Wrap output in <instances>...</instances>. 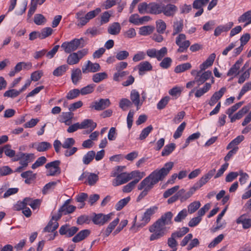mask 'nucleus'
Instances as JSON below:
<instances>
[{
    "instance_id": "1",
    "label": "nucleus",
    "mask_w": 251,
    "mask_h": 251,
    "mask_svg": "<svg viewBox=\"0 0 251 251\" xmlns=\"http://www.w3.org/2000/svg\"><path fill=\"white\" fill-rule=\"evenodd\" d=\"M173 166L174 163L173 162L170 161L166 163L162 168L155 170L144 178L138 185V189L150 191L155 184L163 180L167 176Z\"/></svg>"
},
{
    "instance_id": "2",
    "label": "nucleus",
    "mask_w": 251,
    "mask_h": 251,
    "mask_svg": "<svg viewBox=\"0 0 251 251\" xmlns=\"http://www.w3.org/2000/svg\"><path fill=\"white\" fill-rule=\"evenodd\" d=\"M100 12L101 9L97 8L95 10L88 12L83 16L85 11L83 10L79 11L75 14L76 19L79 21L77 24L78 26H82L85 25L90 20L95 18Z\"/></svg>"
},
{
    "instance_id": "3",
    "label": "nucleus",
    "mask_w": 251,
    "mask_h": 251,
    "mask_svg": "<svg viewBox=\"0 0 251 251\" xmlns=\"http://www.w3.org/2000/svg\"><path fill=\"white\" fill-rule=\"evenodd\" d=\"M149 230L152 233L150 237V240H156L163 237L166 232V227L157 221L149 228Z\"/></svg>"
},
{
    "instance_id": "4",
    "label": "nucleus",
    "mask_w": 251,
    "mask_h": 251,
    "mask_svg": "<svg viewBox=\"0 0 251 251\" xmlns=\"http://www.w3.org/2000/svg\"><path fill=\"white\" fill-rule=\"evenodd\" d=\"M85 45L83 38L75 39L70 42H65L62 43L61 47L64 50L66 53H69L79 48H82Z\"/></svg>"
},
{
    "instance_id": "5",
    "label": "nucleus",
    "mask_w": 251,
    "mask_h": 251,
    "mask_svg": "<svg viewBox=\"0 0 251 251\" xmlns=\"http://www.w3.org/2000/svg\"><path fill=\"white\" fill-rule=\"evenodd\" d=\"M176 44L178 46L177 50L178 52H183L187 50L190 45V42L186 40V36L184 34H179L176 39Z\"/></svg>"
},
{
    "instance_id": "6",
    "label": "nucleus",
    "mask_w": 251,
    "mask_h": 251,
    "mask_svg": "<svg viewBox=\"0 0 251 251\" xmlns=\"http://www.w3.org/2000/svg\"><path fill=\"white\" fill-rule=\"evenodd\" d=\"M34 158L35 156L33 153H25L20 152L16 155L13 160L14 161L20 160V165L23 167H26Z\"/></svg>"
},
{
    "instance_id": "7",
    "label": "nucleus",
    "mask_w": 251,
    "mask_h": 251,
    "mask_svg": "<svg viewBox=\"0 0 251 251\" xmlns=\"http://www.w3.org/2000/svg\"><path fill=\"white\" fill-rule=\"evenodd\" d=\"M215 172V170H212L209 171L207 174L203 176L197 182H196L191 189L194 193L197 190L200 189L202 186L205 184L213 176Z\"/></svg>"
},
{
    "instance_id": "8",
    "label": "nucleus",
    "mask_w": 251,
    "mask_h": 251,
    "mask_svg": "<svg viewBox=\"0 0 251 251\" xmlns=\"http://www.w3.org/2000/svg\"><path fill=\"white\" fill-rule=\"evenodd\" d=\"M215 172V170H212L209 171L207 174L203 176L197 182H196L191 189L194 193L197 190L200 189L202 186L205 184L213 176Z\"/></svg>"
},
{
    "instance_id": "9",
    "label": "nucleus",
    "mask_w": 251,
    "mask_h": 251,
    "mask_svg": "<svg viewBox=\"0 0 251 251\" xmlns=\"http://www.w3.org/2000/svg\"><path fill=\"white\" fill-rule=\"evenodd\" d=\"M215 172V170H212L209 171L207 174L203 176L197 182H196L191 189L194 193L197 190L200 189L202 186L205 184L213 176Z\"/></svg>"
},
{
    "instance_id": "10",
    "label": "nucleus",
    "mask_w": 251,
    "mask_h": 251,
    "mask_svg": "<svg viewBox=\"0 0 251 251\" xmlns=\"http://www.w3.org/2000/svg\"><path fill=\"white\" fill-rule=\"evenodd\" d=\"M202 71L201 69L200 71L193 70L191 73L192 75L195 76V81L198 82L199 85L204 83L212 75L210 71H207L201 73Z\"/></svg>"
},
{
    "instance_id": "11",
    "label": "nucleus",
    "mask_w": 251,
    "mask_h": 251,
    "mask_svg": "<svg viewBox=\"0 0 251 251\" xmlns=\"http://www.w3.org/2000/svg\"><path fill=\"white\" fill-rule=\"evenodd\" d=\"M158 210L157 206H152L147 209L141 217V223L137 225L138 227H143L146 225L151 220V217Z\"/></svg>"
},
{
    "instance_id": "12",
    "label": "nucleus",
    "mask_w": 251,
    "mask_h": 251,
    "mask_svg": "<svg viewBox=\"0 0 251 251\" xmlns=\"http://www.w3.org/2000/svg\"><path fill=\"white\" fill-rule=\"evenodd\" d=\"M60 161L55 160L47 163L45 167L47 169V176H54L60 173L59 165Z\"/></svg>"
},
{
    "instance_id": "13",
    "label": "nucleus",
    "mask_w": 251,
    "mask_h": 251,
    "mask_svg": "<svg viewBox=\"0 0 251 251\" xmlns=\"http://www.w3.org/2000/svg\"><path fill=\"white\" fill-rule=\"evenodd\" d=\"M110 104L111 102L108 99H100L99 100L92 102L90 108L97 111H101L109 107Z\"/></svg>"
},
{
    "instance_id": "14",
    "label": "nucleus",
    "mask_w": 251,
    "mask_h": 251,
    "mask_svg": "<svg viewBox=\"0 0 251 251\" xmlns=\"http://www.w3.org/2000/svg\"><path fill=\"white\" fill-rule=\"evenodd\" d=\"M114 214L110 213L108 214L104 215L101 213L96 214L93 218V222L95 224L99 225H103L107 222L112 219Z\"/></svg>"
},
{
    "instance_id": "15",
    "label": "nucleus",
    "mask_w": 251,
    "mask_h": 251,
    "mask_svg": "<svg viewBox=\"0 0 251 251\" xmlns=\"http://www.w3.org/2000/svg\"><path fill=\"white\" fill-rule=\"evenodd\" d=\"M100 70L99 63H92L91 61H87L82 67V72L83 74L89 73H95Z\"/></svg>"
},
{
    "instance_id": "16",
    "label": "nucleus",
    "mask_w": 251,
    "mask_h": 251,
    "mask_svg": "<svg viewBox=\"0 0 251 251\" xmlns=\"http://www.w3.org/2000/svg\"><path fill=\"white\" fill-rule=\"evenodd\" d=\"M70 201V200H66L64 204L59 209L58 214L56 215L57 216V218H60L62 215L72 213L75 210V206L72 205H69Z\"/></svg>"
},
{
    "instance_id": "17",
    "label": "nucleus",
    "mask_w": 251,
    "mask_h": 251,
    "mask_svg": "<svg viewBox=\"0 0 251 251\" xmlns=\"http://www.w3.org/2000/svg\"><path fill=\"white\" fill-rule=\"evenodd\" d=\"M85 178L86 180L85 183H88L89 185H94L99 179V176L94 173L89 172H84L79 177V180H82Z\"/></svg>"
},
{
    "instance_id": "18",
    "label": "nucleus",
    "mask_w": 251,
    "mask_h": 251,
    "mask_svg": "<svg viewBox=\"0 0 251 251\" xmlns=\"http://www.w3.org/2000/svg\"><path fill=\"white\" fill-rule=\"evenodd\" d=\"M130 180L129 173L123 172L118 175L117 177L112 180V185L114 186H117L125 183Z\"/></svg>"
},
{
    "instance_id": "19",
    "label": "nucleus",
    "mask_w": 251,
    "mask_h": 251,
    "mask_svg": "<svg viewBox=\"0 0 251 251\" xmlns=\"http://www.w3.org/2000/svg\"><path fill=\"white\" fill-rule=\"evenodd\" d=\"M130 98L131 104L133 103L138 110L142 105V100H141L140 94L136 90H132L130 92Z\"/></svg>"
},
{
    "instance_id": "20",
    "label": "nucleus",
    "mask_w": 251,
    "mask_h": 251,
    "mask_svg": "<svg viewBox=\"0 0 251 251\" xmlns=\"http://www.w3.org/2000/svg\"><path fill=\"white\" fill-rule=\"evenodd\" d=\"M59 219V218H57L56 215L53 216L51 220L45 227L44 231L47 232H55V231L59 226L57 222V220Z\"/></svg>"
},
{
    "instance_id": "21",
    "label": "nucleus",
    "mask_w": 251,
    "mask_h": 251,
    "mask_svg": "<svg viewBox=\"0 0 251 251\" xmlns=\"http://www.w3.org/2000/svg\"><path fill=\"white\" fill-rule=\"evenodd\" d=\"M139 74L142 75L145 72L150 71L152 69L151 64L148 61H145L140 62L137 66Z\"/></svg>"
},
{
    "instance_id": "22",
    "label": "nucleus",
    "mask_w": 251,
    "mask_h": 251,
    "mask_svg": "<svg viewBox=\"0 0 251 251\" xmlns=\"http://www.w3.org/2000/svg\"><path fill=\"white\" fill-rule=\"evenodd\" d=\"M73 118L74 113L71 111L63 112L60 116L59 121L61 123H64L67 126H70L72 124Z\"/></svg>"
},
{
    "instance_id": "23",
    "label": "nucleus",
    "mask_w": 251,
    "mask_h": 251,
    "mask_svg": "<svg viewBox=\"0 0 251 251\" xmlns=\"http://www.w3.org/2000/svg\"><path fill=\"white\" fill-rule=\"evenodd\" d=\"M177 10V7L174 4H162V13L166 16H173Z\"/></svg>"
},
{
    "instance_id": "24",
    "label": "nucleus",
    "mask_w": 251,
    "mask_h": 251,
    "mask_svg": "<svg viewBox=\"0 0 251 251\" xmlns=\"http://www.w3.org/2000/svg\"><path fill=\"white\" fill-rule=\"evenodd\" d=\"M82 72L79 68L74 69L71 72V79L74 85H77L82 78Z\"/></svg>"
},
{
    "instance_id": "25",
    "label": "nucleus",
    "mask_w": 251,
    "mask_h": 251,
    "mask_svg": "<svg viewBox=\"0 0 251 251\" xmlns=\"http://www.w3.org/2000/svg\"><path fill=\"white\" fill-rule=\"evenodd\" d=\"M179 200L181 202H184L190 198L194 193L191 188L187 192L184 189H181L177 192Z\"/></svg>"
},
{
    "instance_id": "26",
    "label": "nucleus",
    "mask_w": 251,
    "mask_h": 251,
    "mask_svg": "<svg viewBox=\"0 0 251 251\" xmlns=\"http://www.w3.org/2000/svg\"><path fill=\"white\" fill-rule=\"evenodd\" d=\"M80 129H88L90 132L96 127L97 124L91 119H85L80 123Z\"/></svg>"
},
{
    "instance_id": "27",
    "label": "nucleus",
    "mask_w": 251,
    "mask_h": 251,
    "mask_svg": "<svg viewBox=\"0 0 251 251\" xmlns=\"http://www.w3.org/2000/svg\"><path fill=\"white\" fill-rule=\"evenodd\" d=\"M172 213L171 212H167L162 215L160 218L158 219L157 221L165 226L166 225H169L172 223Z\"/></svg>"
},
{
    "instance_id": "28",
    "label": "nucleus",
    "mask_w": 251,
    "mask_h": 251,
    "mask_svg": "<svg viewBox=\"0 0 251 251\" xmlns=\"http://www.w3.org/2000/svg\"><path fill=\"white\" fill-rule=\"evenodd\" d=\"M247 215L243 214L236 221L238 224H242L243 228L248 229L251 226V219L247 218Z\"/></svg>"
},
{
    "instance_id": "29",
    "label": "nucleus",
    "mask_w": 251,
    "mask_h": 251,
    "mask_svg": "<svg viewBox=\"0 0 251 251\" xmlns=\"http://www.w3.org/2000/svg\"><path fill=\"white\" fill-rule=\"evenodd\" d=\"M121 29V26L118 22H114L110 24L107 29L109 34L113 35H117L119 34Z\"/></svg>"
},
{
    "instance_id": "30",
    "label": "nucleus",
    "mask_w": 251,
    "mask_h": 251,
    "mask_svg": "<svg viewBox=\"0 0 251 251\" xmlns=\"http://www.w3.org/2000/svg\"><path fill=\"white\" fill-rule=\"evenodd\" d=\"M216 57V54L214 53L211 54L207 59L200 65V69L201 71H204L208 67L212 65Z\"/></svg>"
},
{
    "instance_id": "31",
    "label": "nucleus",
    "mask_w": 251,
    "mask_h": 251,
    "mask_svg": "<svg viewBox=\"0 0 251 251\" xmlns=\"http://www.w3.org/2000/svg\"><path fill=\"white\" fill-rule=\"evenodd\" d=\"M130 176V179H134L133 182H136V183L139 181L145 176L146 174L144 172H140L139 170H135L128 173Z\"/></svg>"
},
{
    "instance_id": "32",
    "label": "nucleus",
    "mask_w": 251,
    "mask_h": 251,
    "mask_svg": "<svg viewBox=\"0 0 251 251\" xmlns=\"http://www.w3.org/2000/svg\"><path fill=\"white\" fill-rule=\"evenodd\" d=\"M119 221V218H117L108 225L106 228L103 231V234L105 237H108L110 235L113 230L118 225Z\"/></svg>"
},
{
    "instance_id": "33",
    "label": "nucleus",
    "mask_w": 251,
    "mask_h": 251,
    "mask_svg": "<svg viewBox=\"0 0 251 251\" xmlns=\"http://www.w3.org/2000/svg\"><path fill=\"white\" fill-rule=\"evenodd\" d=\"M249 109L250 107L249 106H244L237 113L234 114L233 116L231 115L230 117H229L230 118V122L233 123L236 120L241 119L246 113L248 112Z\"/></svg>"
},
{
    "instance_id": "34",
    "label": "nucleus",
    "mask_w": 251,
    "mask_h": 251,
    "mask_svg": "<svg viewBox=\"0 0 251 251\" xmlns=\"http://www.w3.org/2000/svg\"><path fill=\"white\" fill-rule=\"evenodd\" d=\"M162 4L155 2L149 3V13L152 14H159L162 13Z\"/></svg>"
},
{
    "instance_id": "35",
    "label": "nucleus",
    "mask_w": 251,
    "mask_h": 251,
    "mask_svg": "<svg viewBox=\"0 0 251 251\" xmlns=\"http://www.w3.org/2000/svg\"><path fill=\"white\" fill-rule=\"evenodd\" d=\"M25 201L26 202V205H29L33 210L39 208L41 201L39 199H32L30 198H25Z\"/></svg>"
},
{
    "instance_id": "36",
    "label": "nucleus",
    "mask_w": 251,
    "mask_h": 251,
    "mask_svg": "<svg viewBox=\"0 0 251 251\" xmlns=\"http://www.w3.org/2000/svg\"><path fill=\"white\" fill-rule=\"evenodd\" d=\"M90 234L89 230L84 229L79 232L72 239V241L75 243L80 242V241L85 239Z\"/></svg>"
},
{
    "instance_id": "37",
    "label": "nucleus",
    "mask_w": 251,
    "mask_h": 251,
    "mask_svg": "<svg viewBox=\"0 0 251 251\" xmlns=\"http://www.w3.org/2000/svg\"><path fill=\"white\" fill-rule=\"evenodd\" d=\"M244 139L243 135H239L234 139L232 140L227 146L226 149L229 150L232 148H238L237 146L239 145Z\"/></svg>"
},
{
    "instance_id": "38",
    "label": "nucleus",
    "mask_w": 251,
    "mask_h": 251,
    "mask_svg": "<svg viewBox=\"0 0 251 251\" xmlns=\"http://www.w3.org/2000/svg\"><path fill=\"white\" fill-rule=\"evenodd\" d=\"M68 69L67 65H62L56 68L52 72V74L55 76H60L63 75Z\"/></svg>"
},
{
    "instance_id": "39",
    "label": "nucleus",
    "mask_w": 251,
    "mask_h": 251,
    "mask_svg": "<svg viewBox=\"0 0 251 251\" xmlns=\"http://www.w3.org/2000/svg\"><path fill=\"white\" fill-rule=\"evenodd\" d=\"M108 75L105 72L98 73L92 76V80L95 83H99L103 80L106 79Z\"/></svg>"
},
{
    "instance_id": "40",
    "label": "nucleus",
    "mask_w": 251,
    "mask_h": 251,
    "mask_svg": "<svg viewBox=\"0 0 251 251\" xmlns=\"http://www.w3.org/2000/svg\"><path fill=\"white\" fill-rule=\"evenodd\" d=\"M39 32V38L41 39H43L51 35L53 32V29L50 27H45Z\"/></svg>"
},
{
    "instance_id": "41",
    "label": "nucleus",
    "mask_w": 251,
    "mask_h": 251,
    "mask_svg": "<svg viewBox=\"0 0 251 251\" xmlns=\"http://www.w3.org/2000/svg\"><path fill=\"white\" fill-rule=\"evenodd\" d=\"M95 156V152L93 151H89L86 154L84 155L82 159L83 164L88 165L94 159Z\"/></svg>"
},
{
    "instance_id": "42",
    "label": "nucleus",
    "mask_w": 251,
    "mask_h": 251,
    "mask_svg": "<svg viewBox=\"0 0 251 251\" xmlns=\"http://www.w3.org/2000/svg\"><path fill=\"white\" fill-rule=\"evenodd\" d=\"M192 66L190 63H185L176 66L175 69L176 73H180L189 70Z\"/></svg>"
},
{
    "instance_id": "43",
    "label": "nucleus",
    "mask_w": 251,
    "mask_h": 251,
    "mask_svg": "<svg viewBox=\"0 0 251 251\" xmlns=\"http://www.w3.org/2000/svg\"><path fill=\"white\" fill-rule=\"evenodd\" d=\"M183 27V22L181 21H176L174 22L173 25V36L182 31Z\"/></svg>"
},
{
    "instance_id": "44",
    "label": "nucleus",
    "mask_w": 251,
    "mask_h": 251,
    "mask_svg": "<svg viewBox=\"0 0 251 251\" xmlns=\"http://www.w3.org/2000/svg\"><path fill=\"white\" fill-rule=\"evenodd\" d=\"M51 147V145L48 142H41L37 143V151L39 152L45 151Z\"/></svg>"
},
{
    "instance_id": "45",
    "label": "nucleus",
    "mask_w": 251,
    "mask_h": 251,
    "mask_svg": "<svg viewBox=\"0 0 251 251\" xmlns=\"http://www.w3.org/2000/svg\"><path fill=\"white\" fill-rule=\"evenodd\" d=\"M154 29V27L152 26L147 25L141 27L139 28V33L143 36H147L151 34Z\"/></svg>"
},
{
    "instance_id": "46",
    "label": "nucleus",
    "mask_w": 251,
    "mask_h": 251,
    "mask_svg": "<svg viewBox=\"0 0 251 251\" xmlns=\"http://www.w3.org/2000/svg\"><path fill=\"white\" fill-rule=\"evenodd\" d=\"M176 145L174 143H171L166 145L161 152L162 156H164L169 155L173 151Z\"/></svg>"
},
{
    "instance_id": "47",
    "label": "nucleus",
    "mask_w": 251,
    "mask_h": 251,
    "mask_svg": "<svg viewBox=\"0 0 251 251\" xmlns=\"http://www.w3.org/2000/svg\"><path fill=\"white\" fill-rule=\"evenodd\" d=\"M211 85L208 83H206L204 86L202 88L197 90L195 95L197 98H200L203 94L206 93L210 88Z\"/></svg>"
},
{
    "instance_id": "48",
    "label": "nucleus",
    "mask_w": 251,
    "mask_h": 251,
    "mask_svg": "<svg viewBox=\"0 0 251 251\" xmlns=\"http://www.w3.org/2000/svg\"><path fill=\"white\" fill-rule=\"evenodd\" d=\"M79 61V58L75 52L71 53L67 59V63L70 65L76 64Z\"/></svg>"
},
{
    "instance_id": "49",
    "label": "nucleus",
    "mask_w": 251,
    "mask_h": 251,
    "mask_svg": "<svg viewBox=\"0 0 251 251\" xmlns=\"http://www.w3.org/2000/svg\"><path fill=\"white\" fill-rule=\"evenodd\" d=\"M47 22L46 18L42 14H35L34 17V22L37 25H44Z\"/></svg>"
},
{
    "instance_id": "50",
    "label": "nucleus",
    "mask_w": 251,
    "mask_h": 251,
    "mask_svg": "<svg viewBox=\"0 0 251 251\" xmlns=\"http://www.w3.org/2000/svg\"><path fill=\"white\" fill-rule=\"evenodd\" d=\"M130 198L128 197L119 201L115 205V208L117 211L121 210L129 201Z\"/></svg>"
},
{
    "instance_id": "51",
    "label": "nucleus",
    "mask_w": 251,
    "mask_h": 251,
    "mask_svg": "<svg viewBox=\"0 0 251 251\" xmlns=\"http://www.w3.org/2000/svg\"><path fill=\"white\" fill-rule=\"evenodd\" d=\"M152 129L153 127L151 125H150L144 128L140 134L139 139L142 140L146 138Z\"/></svg>"
},
{
    "instance_id": "52",
    "label": "nucleus",
    "mask_w": 251,
    "mask_h": 251,
    "mask_svg": "<svg viewBox=\"0 0 251 251\" xmlns=\"http://www.w3.org/2000/svg\"><path fill=\"white\" fill-rule=\"evenodd\" d=\"M176 238L175 236H173V234H172L171 237L168 239L167 244L168 246L172 249L173 251H176L177 242L176 241Z\"/></svg>"
},
{
    "instance_id": "53",
    "label": "nucleus",
    "mask_w": 251,
    "mask_h": 251,
    "mask_svg": "<svg viewBox=\"0 0 251 251\" xmlns=\"http://www.w3.org/2000/svg\"><path fill=\"white\" fill-rule=\"evenodd\" d=\"M238 21L239 23H244L246 21L251 22V10L245 12L240 16L238 18Z\"/></svg>"
},
{
    "instance_id": "54",
    "label": "nucleus",
    "mask_w": 251,
    "mask_h": 251,
    "mask_svg": "<svg viewBox=\"0 0 251 251\" xmlns=\"http://www.w3.org/2000/svg\"><path fill=\"white\" fill-rule=\"evenodd\" d=\"M186 123L185 122L182 123L177 128L176 131L174 134L173 137L176 139L179 138L182 135Z\"/></svg>"
},
{
    "instance_id": "55",
    "label": "nucleus",
    "mask_w": 251,
    "mask_h": 251,
    "mask_svg": "<svg viewBox=\"0 0 251 251\" xmlns=\"http://www.w3.org/2000/svg\"><path fill=\"white\" fill-rule=\"evenodd\" d=\"M95 85L93 84L88 85L80 90V94L85 95L92 93L94 90Z\"/></svg>"
},
{
    "instance_id": "56",
    "label": "nucleus",
    "mask_w": 251,
    "mask_h": 251,
    "mask_svg": "<svg viewBox=\"0 0 251 251\" xmlns=\"http://www.w3.org/2000/svg\"><path fill=\"white\" fill-rule=\"evenodd\" d=\"M201 206V203L199 201H195L191 203L188 206V212L190 213H194Z\"/></svg>"
},
{
    "instance_id": "57",
    "label": "nucleus",
    "mask_w": 251,
    "mask_h": 251,
    "mask_svg": "<svg viewBox=\"0 0 251 251\" xmlns=\"http://www.w3.org/2000/svg\"><path fill=\"white\" fill-rule=\"evenodd\" d=\"M156 29L158 33H163L166 28L165 23L162 20H158L156 22Z\"/></svg>"
},
{
    "instance_id": "58",
    "label": "nucleus",
    "mask_w": 251,
    "mask_h": 251,
    "mask_svg": "<svg viewBox=\"0 0 251 251\" xmlns=\"http://www.w3.org/2000/svg\"><path fill=\"white\" fill-rule=\"evenodd\" d=\"M21 93L20 90L10 89L5 91L3 96L5 97L14 98L19 96Z\"/></svg>"
},
{
    "instance_id": "59",
    "label": "nucleus",
    "mask_w": 251,
    "mask_h": 251,
    "mask_svg": "<svg viewBox=\"0 0 251 251\" xmlns=\"http://www.w3.org/2000/svg\"><path fill=\"white\" fill-rule=\"evenodd\" d=\"M129 53L126 50H120L118 51L115 55L116 58L120 61L126 59L129 56Z\"/></svg>"
},
{
    "instance_id": "60",
    "label": "nucleus",
    "mask_w": 251,
    "mask_h": 251,
    "mask_svg": "<svg viewBox=\"0 0 251 251\" xmlns=\"http://www.w3.org/2000/svg\"><path fill=\"white\" fill-rule=\"evenodd\" d=\"M131 105V102L127 99H122L119 102V107L123 110H126Z\"/></svg>"
},
{
    "instance_id": "61",
    "label": "nucleus",
    "mask_w": 251,
    "mask_h": 251,
    "mask_svg": "<svg viewBox=\"0 0 251 251\" xmlns=\"http://www.w3.org/2000/svg\"><path fill=\"white\" fill-rule=\"evenodd\" d=\"M189 228L187 227H182L178 230L173 232L172 234H173V236H175L176 238H180L185 235L189 232Z\"/></svg>"
},
{
    "instance_id": "62",
    "label": "nucleus",
    "mask_w": 251,
    "mask_h": 251,
    "mask_svg": "<svg viewBox=\"0 0 251 251\" xmlns=\"http://www.w3.org/2000/svg\"><path fill=\"white\" fill-rule=\"evenodd\" d=\"M128 74L127 71H117L113 75V79L115 81L119 82L122 77Z\"/></svg>"
},
{
    "instance_id": "63",
    "label": "nucleus",
    "mask_w": 251,
    "mask_h": 251,
    "mask_svg": "<svg viewBox=\"0 0 251 251\" xmlns=\"http://www.w3.org/2000/svg\"><path fill=\"white\" fill-rule=\"evenodd\" d=\"M43 75V72L42 70L36 71L31 74L30 80L32 81H37L40 79Z\"/></svg>"
},
{
    "instance_id": "64",
    "label": "nucleus",
    "mask_w": 251,
    "mask_h": 251,
    "mask_svg": "<svg viewBox=\"0 0 251 251\" xmlns=\"http://www.w3.org/2000/svg\"><path fill=\"white\" fill-rule=\"evenodd\" d=\"M187 216V211L186 209H183L180 211L176 217L174 218V221L176 222H180L182 220L184 219Z\"/></svg>"
}]
</instances>
